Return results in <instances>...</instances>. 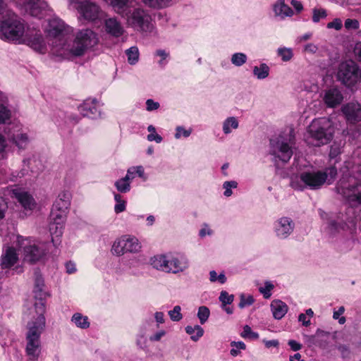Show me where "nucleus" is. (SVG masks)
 <instances>
[{
    "label": "nucleus",
    "instance_id": "nucleus-1",
    "mask_svg": "<svg viewBox=\"0 0 361 361\" xmlns=\"http://www.w3.org/2000/svg\"><path fill=\"white\" fill-rule=\"evenodd\" d=\"M45 32L51 43L53 52L64 59L82 56L98 42L96 33L90 29L80 30L74 38L71 37L73 36V28L58 18L49 20Z\"/></svg>",
    "mask_w": 361,
    "mask_h": 361
},
{
    "label": "nucleus",
    "instance_id": "nucleus-2",
    "mask_svg": "<svg viewBox=\"0 0 361 361\" xmlns=\"http://www.w3.org/2000/svg\"><path fill=\"white\" fill-rule=\"evenodd\" d=\"M296 168L298 172L291 176L290 186L298 191L319 190L326 182L331 184L337 176L335 166L318 170L305 159L298 160Z\"/></svg>",
    "mask_w": 361,
    "mask_h": 361
},
{
    "label": "nucleus",
    "instance_id": "nucleus-3",
    "mask_svg": "<svg viewBox=\"0 0 361 361\" xmlns=\"http://www.w3.org/2000/svg\"><path fill=\"white\" fill-rule=\"evenodd\" d=\"M0 38L18 44H26L34 50L44 52L46 46L39 30L27 26L25 29L15 16L0 21Z\"/></svg>",
    "mask_w": 361,
    "mask_h": 361
},
{
    "label": "nucleus",
    "instance_id": "nucleus-4",
    "mask_svg": "<svg viewBox=\"0 0 361 361\" xmlns=\"http://www.w3.org/2000/svg\"><path fill=\"white\" fill-rule=\"evenodd\" d=\"M39 314L34 320L27 324V332L26 334L25 352L29 360H37L41 353L40 336L45 328V317L44 316V306L40 304Z\"/></svg>",
    "mask_w": 361,
    "mask_h": 361
},
{
    "label": "nucleus",
    "instance_id": "nucleus-5",
    "mask_svg": "<svg viewBox=\"0 0 361 361\" xmlns=\"http://www.w3.org/2000/svg\"><path fill=\"white\" fill-rule=\"evenodd\" d=\"M295 145V133L293 128H288L279 136L270 140L269 153L274 157V161L286 164L289 161L293 154Z\"/></svg>",
    "mask_w": 361,
    "mask_h": 361
},
{
    "label": "nucleus",
    "instance_id": "nucleus-6",
    "mask_svg": "<svg viewBox=\"0 0 361 361\" xmlns=\"http://www.w3.org/2000/svg\"><path fill=\"white\" fill-rule=\"evenodd\" d=\"M338 194L352 207L361 204V164L357 170V176L343 175L336 187Z\"/></svg>",
    "mask_w": 361,
    "mask_h": 361
},
{
    "label": "nucleus",
    "instance_id": "nucleus-7",
    "mask_svg": "<svg viewBox=\"0 0 361 361\" xmlns=\"http://www.w3.org/2000/svg\"><path fill=\"white\" fill-rule=\"evenodd\" d=\"M334 131L331 119L326 117L314 119L308 127L307 142L315 147L326 145L332 140Z\"/></svg>",
    "mask_w": 361,
    "mask_h": 361
},
{
    "label": "nucleus",
    "instance_id": "nucleus-8",
    "mask_svg": "<svg viewBox=\"0 0 361 361\" xmlns=\"http://www.w3.org/2000/svg\"><path fill=\"white\" fill-rule=\"evenodd\" d=\"M23 260L25 263L35 264L42 260L48 252V245L31 238L18 237Z\"/></svg>",
    "mask_w": 361,
    "mask_h": 361
},
{
    "label": "nucleus",
    "instance_id": "nucleus-9",
    "mask_svg": "<svg viewBox=\"0 0 361 361\" xmlns=\"http://www.w3.org/2000/svg\"><path fill=\"white\" fill-rule=\"evenodd\" d=\"M127 25L136 31L146 34L155 32V26L149 11L142 8H135L130 9L125 16Z\"/></svg>",
    "mask_w": 361,
    "mask_h": 361
},
{
    "label": "nucleus",
    "instance_id": "nucleus-10",
    "mask_svg": "<svg viewBox=\"0 0 361 361\" xmlns=\"http://www.w3.org/2000/svg\"><path fill=\"white\" fill-rule=\"evenodd\" d=\"M336 77L343 85L351 87L361 80V69L353 60H345L339 63Z\"/></svg>",
    "mask_w": 361,
    "mask_h": 361
},
{
    "label": "nucleus",
    "instance_id": "nucleus-11",
    "mask_svg": "<svg viewBox=\"0 0 361 361\" xmlns=\"http://www.w3.org/2000/svg\"><path fill=\"white\" fill-rule=\"evenodd\" d=\"M68 2L70 8L78 11L80 18L93 22L100 17L99 6L91 0H68Z\"/></svg>",
    "mask_w": 361,
    "mask_h": 361
},
{
    "label": "nucleus",
    "instance_id": "nucleus-12",
    "mask_svg": "<svg viewBox=\"0 0 361 361\" xmlns=\"http://www.w3.org/2000/svg\"><path fill=\"white\" fill-rule=\"evenodd\" d=\"M141 250V244L138 239L132 235H125L117 238L111 246V253L120 257L125 253H137Z\"/></svg>",
    "mask_w": 361,
    "mask_h": 361
},
{
    "label": "nucleus",
    "instance_id": "nucleus-13",
    "mask_svg": "<svg viewBox=\"0 0 361 361\" xmlns=\"http://www.w3.org/2000/svg\"><path fill=\"white\" fill-rule=\"evenodd\" d=\"M27 14L38 18L50 15L51 11L44 0H11Z\"/></svg>",
    "mask_w": 361,
    "mask_h": 361
},
{
    "label": "nucleus",
    "instance_id": "nucleus-14",
    "mask_svg": "<svg viewBox=\"0 0 361 361\" xmlns=\"http://www.w3.org/2000/svg\"><path fill=\"white\" fill-rule=\"evenodd\" d=\"M295 224L289 216H283L276 219L273 223L274 236L280 240H284L293 233Z\"/></svg>",
    "mask_w": 361,
    "mask_h": 361
},
{
    "label": "nucleus",
    "instance_id": "nucleus-15",
    "mask_svg": "<svg viewBox=\"0 0 361 361\" xmlns=\"http://www.w3.org/2000/svg\"><path fill=\"white\" fill-rule=\"evenodd\" d=\"M168 274H178L190 267L188 258L183 255L168 254Z\"/></svg>",
    "mask_w": 361,
    "mask_h": 361
},
{
    "label": "nucleus",
    "instance_id": "nucleus-16",
    "mask_svg": "<svg viewBox=\"0 0 361 361\" xmlns=\"http://www.w3.org/2000/svg\"><path fill=\"white\" fill-rule=\"evenodd\" d=\"M13 197L17 200L26 214L32 213L36 208L37 202L32 195L27 191L21 189L13 190Z\"/></svg>",
    "mask_w": 361,
    "mask_h": 361
},
{
    "label": "nucleus",
    "instance_id": "nucleus-17",
    "mask_svg": "<svg viewBox=\"0 0 361 361\" xmlns=\"http://www.w3.org/2000/svg\"><path fill=\"white\" fill-rule=\"evenodd\" d=\"M322 99L327 107L335 108L342 103L343 96L338 87H331L324 91Z\"/></svg>",
    "mask_w": 361,
    "mask_h": 361
},
{
    "label": "nucleus",
    "instance_id": "nucleus-18",
    "mask_svg": "<svg viewBox=\"0 0 361 361\" xmlns=\"http://www.w3.org/2000/svg\"><path fill=\"white\" fill-rule=\"evenodd\" d=\"M43 287L44 280L42 277L40 275L36 274L33 292L35 294V298L38 300V301L35 303V307L38 314H39V304L41 302L44 306V312H45V304L44 302V299L46 298V293L43 290Z\"/></svg>",
    "mask_w": 361,
    "mask_h": 361
},
{
    "label": "nucleus",
    "instance_id": "nucleus-19",
    "mask_svg": "<svg viewBox=\"0 0 361 361\" xmlns=\"http://www.w3.org/2000/svg\"><path fill=\"white\" fill-rule=\"evenodd\" d=\"M348 121L355 123L361 118V105L357 102H349L342 107Z\"/></svg>",
    "mask_w": 361,
    "mask_h": 361
},
{
    "label": "nucleus",
    "instance_id": "nucleus-20",
    "mask_svg": "<svg viewBox=\"0 0 361 361\" xmlns=\"http://www.w3.org/2000/svg\"><path fill=\"white\" fill-rule=\"evenodd\" d=\"M78 110L83 116L94 118L100 114L98 102L96 99H87L78 106Z\"/></svg>",
    "mask_w": 361,
    "mask_h": 361
},
{
    "label": "nucleus",
    "instance_id": "nucleus-21",
    "mask_svg": "<svg viewBox=\"0 0 361 361\" xmlns=\"http://www.w3.org/2000/svg\"><path fill=\"white\" fill-rule=\"evenodd\" d=\"M275 17L284 20L293 16V11L285 3V0H277L272 6Z\"/></svg>",
    "mask_w": 361,
    "mask_h": 361
},
{
    "label": "nucleus",
    "instance_id": "nucleus-22",
    "mask_svg": "<svg viewBox=\"0 0 361 361\" xmlns=\"http://www.w3.org/2000/svg\"><path fill=\"white\" fill-rule=\"evenodd\" d=\"M168 254L156 255L149 259L151 267L159 271L168 274Z\"/></svg>",
    "mask_w": 361,
    "mask_h": 361
},
{
    "label": "nucleus",
    "instance_id": "nucleus-23",
    "mask_svg": "<svg viewBox=\"0 0 361 361\" xmlns=\"http://www.w3.org/2000/svg\"><path fill=\"white\" fill-rule=\"evenodd\" d=\"M71 195L68 191L59 193L56 199L52 208L62 212H68L71 205Z\"/></svg>",
    "mask_w": 361,
    "mask_h": 361
},
{
    "label": "nucleus",
    "instance_id": "nucleus-24",
    "mask_svg": "<svg viewBox=\"0 0 361 361\" xmlns=\"http://www.w3.org/2000/svg\"><path fill=\"white\" fill-rule=\"evenodd\" d=\"M105 30L111 35L118 37L124 32L121 23L116 18H110L105 20Z\"/></svg>",
    "mask_w": 361,
    "mask_h": 361
},
{
    "label": "nucleus",
    "instance_id": "nucleus-25",
    "mask_svg": "<svg viewBox=\"0 0 361 361\" xmlns=\"http://www.w3.org/2000/svg\"><path fill=\"white\" fill-rule=\"evenodd\" d=\"M18 257L16 250L13 247H7L2 254L1 259V265L2 268H9L13 266L18 261Z\"/></svg>",
    "mask_w": 361,
    "mask_h": 361
},
{
    "label": "nucleus",
    "instance_id": "nucleus-26",
    "mask_svg": "<svg viewBox=\"0 0 361 361\" xmlns=\"http://www.w3.org/2000/svg\"><path fill=\"white\" fill-rule=\"evenodd\" d=\"M271 310L275 319H281L288 310V305L280 300H274L271 302Z\"/></svg>",
    "mask_w": 361,
    "mask_h": 361
},
{
    "label": "nucleus",
    "instance_id": "nucleus-27",
    "mask_svg": "<svg viewBox=\"0 0 361 361\" xmlns=\"http://www.w3.org/2000/svg\"><path fill=\"white\" fill-rule=\"evenodd\" d=\"M11 116L12 111L7 104V97L4 95L0 99V124L9 123Z\"/></svg>",
    "mask_w": 361,
    "mask_h": 361
},
{
    "label": "nucleus",
    "instance_id": "nucleus-28",
    "mask_svg": "<svg viewBox=\"0 0 361 361\" xmlns=\"http://www.w3.org/2000/svg\"><path fill=\"white\" fill-rule=\"evenodd\" d=\"M113 10L121 17L125 16L130 8V0H109Z\"/></svg>",
    "mask_w": 361,
    "mask_h": 361
},
{
    "label": "nucleus",
    "instance_id": "nucleus-29",
    "mask_svg": "<svg viewBox=\"0 0 361 361\" xmlns=\"http://www.w3.org/2000/svg\"><path fill=\"white\" fill-rule=\"evenodd\" d=\"M270 68L266 63H261L252 68V74L257 80H264L269 77Z\"/></svg>",
    "mask_w": 361,
    "mask_h": 361
},
{
    "label": "nucleus",
    "instance_id": "nucleus-30",
    "mask_svg": "<svg viewBox=\"0 0 361 361\" xmlns=\"http://www.w3.org/2000/svg\"><path fill=\"white\" fill-rule=\"evenodd\" d=\"M239 126V122L235 116H229L226 118L222 123V130L225 135L232 133L233 130H235Z\"/></svg>",
    "mask_w": 361,
    "mask_h": 361
},
{
    "label": "nucleus",
    "instance_id": "nucleus-31",
    "mask_svg": "<svg viewBox=\"0 0 361 361\" xmlns=\"http://www.w3.org/2000/svg\"><path fill=\"white\" fill-rule=\"evenodd\" d=\"M11 140L21 149H25L30 141L27 135L23 133L13 134L11 136Z\"/></svg>",
    "mask_w": 361,
    "mask_h": 361
},
{
    "label": "nucleus",
    "instance_id": "nucleus-32",
    "mask_svg": "<svg viewBox=\"0 0 361 361\" xmlns=\"http://www.w3.org/2000/svg\"><path fill=\"white\" fill-rule=\"evenodd\" d=\"M147 6L153 8H163L171 6L175 3V0H142Z\"/></svg>",
    "mask_w": 361,
    "mask_h": 361
},
{
    "label": "nucleus",
    "instance_id": "nucleus-33",
    "mask_svg": "<svg viewBox=\"0 0 361 361\" xmlns=\"http://www.w3.org/2000/svg\"><path fill=\"white\" fill-rule=\"evenodd\" d=\"M71 322H73L77 327L82 329H87L90 326L88 317L79 312H76L73 315Z\"/></svg>",
    "mask_w": 361,
    "mask_h": 361
},
{
    "label": "nucleus",
    "instance_id": "nucleus-34",
    "mask_svg": "<svg viewBox=\"0 0 361 361\" xmlns=\"http://www.w3.org/2000/svg\"><path fill=\"white\" fill-rule=\"evenodd\" d=\"M185 331L190 336V338L193 341H197L204 334L203 329L199 325L187 326Z\"/></svg>",
    "mask_w": 361,
    "mask_h": 361
},
{
    "label": "nucleus",
    "instance_id": "nucleus-35",
    "mask_svg": "<svg viewBox=\"0 0 361 361\" xmlns=\"http://www.w3.org/2000/svg\"><path fill=\"white\" fill-rule=\"evenodd\" d=\"M128 62L130 65L136 64L139 61L140 52L137 47L133 46L126 51Z\"/></svg>",
    "mask_w": 361,
    "mask_h": 361
},
{
    "label": "nucleus",
    "instance_id": "nucleus-36",
    "mask_svg": "<svg viewBox=\"0 0 361 361\" xmlns=\"http://www.w3.org/2000/svg\"><path fill=\"white\" fill-rule=\"evenodd\" d=\"M63 224L57 223L55 221H50L49 225V231L52 236V241H54V238L61 236L63 230Z\"/></svg>",
    "mask_w": 361,
    "mask_h": 361
},
{
    "label": "nucleus",
    "instance_id": "nucleus-37",
    "mask_svg": "<svg viewBox=\"0 0 361 361\" xmlns=\"http://www.w3.org/2000/svg\"><path fill=\"white\" fill-rule=\"evenodd\" d=\"M277 55L281 57L284 62L289 61L293 57V49L289 47H279L277 49Z\"/></svg>",
    "mask_w": 361,
    "mask_h": 361
},
{
    "label": "nucleus",
    "instance_id": "nucleus-38",
    "mask_svg": "<svg viewBox=\"0 0 361 361\" xmlns=\"http://www.w3.org/2000/svg\"><path fill=\"white\" fill-rule=\"evenodd\" d=\"M130 181L126 178H122L116 180L114 183L117 190L121 193H126L130 190Z\"/></svg>",
    "mask_w": 361,
    "mask_h": 361
},
{
    "label": "nucleus",
    "instance_id": "nucleus-39",
    "mask_svg": "<svg viewBox=\"0 0 361 361\" xmlns=\"http://www.w3.org/2000/svg\"><path fill=\"white\" fill-rule=\"evenodd\" d=\"M67 212H62L58 209L55 210L52 208L50 214V221L64 224Z\"/></svg>",
    "mask_w": 361,
    "mask_h": 361
},
{
    "label": "nucleus",
    "instance_id": "nucleus-40",
    "mask_svg": "<svg viewBox=\"0 0 361 361\" xmlns=\"http://www.w3.org/2000/svg\"><path fill=\"white\" fill-rule=\"evenodd\" d=\"M238 183L235 180H227L223 183L222 188L224 189V195L229 197L233 195L232 189L238 188Z\"/></svg>",
    "mask_w": 361,
    "mask_h": 361
},
{
    "label": "nucleus",
    "instance_id": "nucleus-41",
    "mask_svg": "<svg viewBox=\"0 0 361 361\" xmlns=\"http://www.w3.org/2000/svg\"><path fill=\"white\" fill-rule=\"evenodd\" d=\"M247 57L245 54L238 52L232 55L231 61L235 66H241L247 61Z\"/></svg>",
    "mask_w": 361,
    "mask_h": 361
},
{
    "label": "nucleus",
    "instance_id": "nucleus-42",
    "mask_svg": "<svg viewBox=\"0 0 361 361\" xmlns=\"http://www.w3.org/2000/svg\"><path fill=\"white\" fill-rule=\"evenodd\" d=\"M209 281L212 283L219 282L221 284H224L226 282V276L224 271L221 272L219 274H217L216 271L214 270H212L209 271Z\"/></svg>",
    "mask_w": 361,
    "mask_h": 361
},
{
    "label": "nucleus",
    "instance_id": "nucleus-43",
    "mask_svg": "<svg viewBox=\"0 0 361 361\" xmlns=\"http://www.w3.org/2000/svg\"><path fill=\"white\" fill-rule=\"evenodd\" d=\"M192 132L191 128L186 129L182 126H178L176 128V133L174 137L176 140H179L181 137L187 138L188 137Z\"/></svg>",
    "mask_w": 361,
    "mask_h": 361
},
{
    "label": "nucleus",
    "instance_id": "nucleus-44",
    "mask_svg": "<svg viewBox=\"0 0 361 361\" xmlns=\"http://www.w3.org/2000/svg\"><path fill=\"white\" fill-rule=\"evenodd\" d=\"M210 311L206 306H200L197 311V317L201 324H204L209 319Z\"/></svg>",
    "mask_w": 361,
    "mask_h": 361
},
{
    "label": "nucleus",
    "instance_id": "nucleus-45",
    "mask_svg": "<svg viewBox=\"0 0 361 361\" xmlns=\"http://www.w3.org/2000/svg\"><path fill=\"white\" fill-rule=\"evenodd\" d=\"M327 16V11L324 8H314L312 10V21L314 23H319L320 20L326 18Z\"/></svg>",
    "mask_w": 361,
    "mask_h": 361
},
{
    "label": "nucleus",
    "instance_id": "nucleus-46",
    "mask_svg": "<svg viewBox=\"0 0 361 361\" xmlns=\"http://www.w3.org/2000/svg\"><path fill=\"white\" fill-rule=\"evenodd\" d=\"M181 307L179 305H176L173 310L169 311L168 314L170 319L173 322H179L182 319L183 315L181 314Z\"/></svg>",
    "mask_w": 361,
    "mask_h": 361
},
{
    "label": "nucleus",
    "instance_id": "nucleus-47",
    "mask_svg": "<svg viewBox=\"0 0 361 361\" xmlns=\"http://www.w3.org/2000/svg\"><path fill=\"white\" fill-rule=\"evenodd\" d=\"M274 285L270 281H266L263 287L259 288V291L263 295L264 298L268 299L271 295V290L274 288Z\"/></svg>",
    "mask_w": 361,
    "mask_h": 361
},
{
    "label": "nucleus",
    "instance_id": "nucleus-48",
    "mask_svg": "<svg viewBox=\"0 0 361 361\" xmlns=\"http://www.w3.org/2000/svg\"><path fill=\"white\" fill-rule=\"evenodd\" d=\"M219 299L221 302V305L225 306L227 305H230L233 302L234 300V295H229L226 290H222L220 293Z\"/></svg>",
    "mask_w": 361,
    "mask_h": 361
},
{
    "label": "nucleus",
    "instance_id": "nucleus-49",
    "mask_svg": "<svg viewBox=\"0 0 361 361\" xmlns=\"http://www.w3.org/2000/svg\"><path fill=\"white\" fill-rule=\"evenodd\" d=\"M231 345L233 347L230 351V353L232 356H237L239 354L240 350L245 349V344L242 341H233L231 343Z\"/></svg>",
    "mask_w": 361,
    "mask_h": 361
},
{
    "label": "nucleus",
    "instance_id": "nucleus-50",
    "mask_svg": "<svg viewBox=\"0 0 361 361\" xmlns=\"http://www.w3.org/2000/svg\"><path fill=\"white\" fill-rule=\"evenodd\" d=\"M255 302V300L252 295L245 296L244 294L240 295V300L238 307L241 309L252 305Z\"/></svg>",
    "mask_w": 361,
    "mask_h": 361
},
{
    "label": "nucleus",
    "instance_id": "nucleus-51",
    "mask_svg": "<svg viewBox=\"0 0 361 361\" xmlns=\"http://www.w3.org/2000/svg\"><path fill=\"white\" fill-rule=\"evenodd\" d=\"M154 54L161 58L158 63L160 66L164 67L167 63L166 60L169 56V53L164 49H157Z\"/></svg>",
    "mask_w": 361,
    "mask_h": 361
},
{
    "label": "nucleus",
    "instance_id": "nucleus-52",
    "mask_svg": "<svg viewBox=\"0 0 361 361\" xmlns=\"http://www.w3.org/2000/svg\"><path fill=\"white\" fill-rule=\"evenodd\" d=\"M7 146L6 138L0 134V160L5 159L7 157L6 147Z\"/></svg>",
    "mask_w": 361,
    "mask_h": 361
},
{
    "label": "nucleus",
    "instance_id": "nucleus-53",
    "mask_svg": "<svg viewBox=\"0 0 361 361\" xmlns=\"http://www.w3.org/2000/svg\"><path fill=\"white\" fill-rule=\"evenodd\" d=\"M345 27L350 30H357L360 26L359 21L356 19H351L348 18L345 21Z\"/></svg>",
    "mask_w": 361,
    "mask_h": 361
},
{
    "label": "nucleus",
    "instance_id": "nucleus-54",
    "mask_svg": "<svg viewBox=\"0 0 361 361\" xmlns=\"http://www.w3.org/2000/svg\"><path fill=\"white\" fill-rule=\"evenodd\" d=\"M342 20L340 18H335L326 25V27L328 29H334L336 30H340L342 28Z\"/></svg>",
    "mask_w": 361,
    "mask_h": 361
},
{
    "label": "nucleus",
    "instance_id": "nucleus-55",
    "mask_svg": "<svg viewBox=\"0 0 361 361\" xmlns=\"http://www.w3.org/2000/svg\"><path fill=\"white\" fill-rule=\"evenodd\" d=\"M341 147L340 145L334 144L331 145L329 152L331 159H335L338 154L341 153Z\"/></svg>",
    "mask_w": 361,
    "mask_h": 361
},
{
    "label": "nucleus",
    "instance_id": "nucleus-56",
    "mask_svg": "<svg viewBox=\"0 0 361 361\" xmlns=\"http://www.w3.org/2000/svg\"><path fill=\"white\" fill-rule=\"evenodd\" d=\"M212 234L213 231L207 224H204L199 231V235L200 238H204L207 235H212Z\"/></svg>",
    "mask_w": 361,
    "mask_h": 361
},
{
    "label": "nucleus",
    "instance_id": "nucleus-57",
    "mask_svg": "<svg viewBox=\"0 0 361 361\" xmlns=\"http://www.w3.org/2000/svg\"><path fill=\"white\" fill-rule=\"evenodd\" d=\"M160 104L157 102H154L152 99H148L146 101V110L148 111H152L159 108Z\"/></svg>",
    "mask_w": 361,
    "mask_h": 361
},
{
    "label": "nucleus",
    "instance_id": "nucleus-58",
    "mask_svg": "<svg viewBox=\"0 0 361 361\" xmlns=\"http://www.w3.org/2000/svg\"><path fill=\"white\" fill-rule=\"evenodd\" d=\"M241 336L243 337H252V338H258V334L253 332L252 331L251 328L247 325L244 326L243 331Z\"/></svg>",
    "mask_w": 361,
    "mask_h": 361
},
{
    "label": "nucleus",
    "instance_id": "nucleus-59",
    "mask_svg": "<svg viewBox=\"0 0 361 361\" xmlns=\"http://www.w3.org/2000/svg\"><path fill=\"white\" fill-rule=\"evenodd\" d=\"M134 171L135 175H137L139 177L144 178H145V171L144 169L142 166H133L128 169V173H131L132 171Z\"/></svg>",
    "mask_w": 361,
    "mask_h": 361
},
{
    "label": "nucleus",
    "instance_id": "nucleus-60",
    "mask_svg": "<svg viewBox=\"0 0 361 361\" xmlns=\"http://www.w3.org/2000/svg\"><path fill=\"white\" fill-rule=\"evenodd\" d=\"M327 224L330 233H333L334 231H337L339 226V224L334 219H329Z\"/></svg>",
    "mask_w": 361,
    "mask_h": 361
},
{
    "label": "nucleus",
    "instance_id": "nucleus-61",
    "mask_svg": "<svg viewBox=\"0 0 361 361\" xmlns=\"http://www.w3.org/2000/svg\"><path fill=\"white\" fill-rule=\"evenodd\" d=\"M126 202L123 200L117 202L114 206V212L116 214H119L121 212H124L126 210Z\"/></svg>",
    "mask_w": 361,
    "mask_h": 361
},
{
    "label": "nucleus",
    "instance_id": "nucleus-62",
    "mask_svg": "<svg viewBox=\"0 0 361 361\" xmlns=\"http://www.w3.org/2000/svg\"><path fill=\"white\" fill-rule=\"evenodd\" d=\"M147 140L149 142H156L157 143H161L163 140L162 137L157 134L156 132L154 133H149L147 137Z\"/></svg>",
    "mask_w": 361,
    "mask_h": 361
},
{
    "label": "nucleus",
    "instance_id": "nucleus-63",
    "mask_svg": "<svg viewBox=\"0 0 361 361\" xmlns=\"http://www.w3.org/2000/svg\"><path fill=\"white\" fill-rule=\"evenodd\" d=\"M66 272L68 274H73L76 271V266L75 264L71 261H69L65 264Z\"/></svg>",
    "mask_w": 361,
    "mask_h": 361
},
{
    "label": "nucleus",
    "instance_id": "nucleus-64",
    "mask_svg": "<svg viewBox=\"0 0 361 361\" xmlns=\"http://www.w3.org/2000/svg\"><path fill=\"white\" fill-rule=\"evenodd\" d=\"M304 50L306 52H308L310 54H314L318 51V47H317V45H316L313 43H308L305 46Z\"/></svg>",
    "mask_w": 361,
    "mask_h": 361
}]
</instances>
